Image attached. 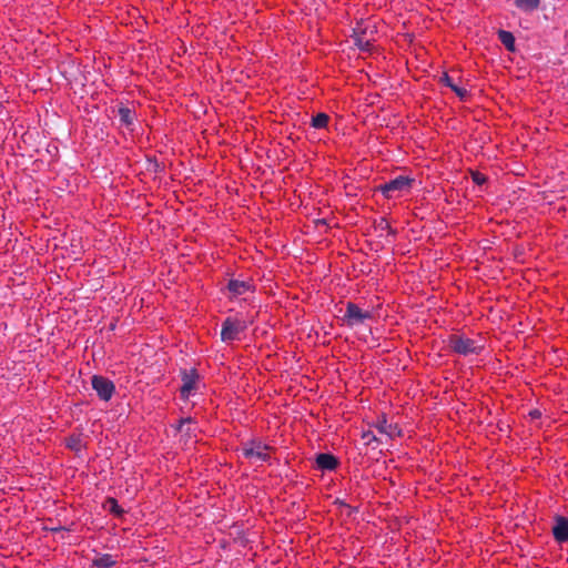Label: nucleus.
Returning <instances> with one entry per match:
<instances>
[{
  "mask_svg": "<svg viewBox=\"0 0 568 568\" xmlns=\"http://www.w3.org/2000/svg\"><path fill=\"white\" fill-rule=\"evenodd\" d=\"M448 345L454 353L460 356L479 355L484 349V345L478 341L458 334L448 337Z\"/></svg>",
  "mask_w": 568,
  "mask_h": 568,
  "instance_id": "nucleus-1",
  "label": "nucleus"
},
{
  "mask_svg": "<svg viewBox=\"0 0 568 568\" xmlns=\"http://www.w3.org/2000/svg\"><path fill=\"white\" fill-rule=\"evenodd\" d=\"M415 179L407 175H398L377 187V191L382 193L385 199H395L403 193L410 191Z\"/></svg>",
  "mask_w": 568,
  "mask_h": 568,
  "instance_id": "nucleus-2",
  "label": "nucleus"
},
{
  "mask_svg": "<svg viewBox=\"0 0 568 568\" xmlns=\"http://www.w3.org/2000/svg\"><path fill=\"white\" fill-rule=\"evenodd\" d=\"M271 447L261 440L252 439L242 446V455L251 462L270 463L271 456L267 450Z\"/></svg>",
  "mask_w": 568,
  "mask_h": 568,
  "instance_id": "nucleus-3",
  "label": "nucleus"
},
{
  "mask_svg": "<svg viewBox=\"0 0 568 568\" xmlns=\"http://www.w3.org/2000/svg\"><path fill=\"white\" fill-rule=\"evenodd\" d=\"M182 386L180 396L182 399H189L200 387L201 376L196 368H183L180 371Z\"/></svg>",
  "mask_w": 568,
  "mask_h": 568,
  "instance_id": "nucleus-4",
  "label": "nucleus"
},
{
  "mask_svg": "<svg viewBox=\"0 0 568 568\" xmlns=\"http://www.w3.org/2000/svg\"><path fill=\"white\" fill-rule=\"evenodd\" d=\"M247 328V323L245 321L226 317L222 323L221 329V339L224 343H232L237 339L240 334L243 333Z\"/></svg>",
  "mask_w": 568,
  "mask_h": 568,
  "instance_id": "nucleus-5",
  "label": "nucleus"
},
{
  "mask_svg": "<svg viewBox=\"0 0 568 568\" xmlns=\"http://www.w3.org/2000/svg\"><path fill=\"white\" fill-rule=\"evenodd\" d=\"M372 317V312L364 311L357 304L348 302L346 304L343 321L347 326L354 327L356 325L363 324L365 321L371 320Z\"/></svg>",
  "mask_w": 568,
  "mask_h": 568,
  "instance_id": "nucleus-6",
  "label": "nucleus"
},
{
  "mask_svg": "<svg viewBox=\"0 0 568 568\" xmlns=\"http://www.w3.org/2000/svg\"><path fill=\"white\" fill-rule=\"evenodd\" d=\"M91 385L98 397L103 402H109L115 392L114 383L102 375H93Z\"/></svg>",
  "mask_w": 568,
  "mask_h": 568,
  "instance_id": "nucleus-7",
  "label": "nucleus"
},
{
  "mask_svg": "<svg viewBox=\"0 0 568 568\" xmlns=\"http://www.w3.org/2000/svg\"><path fill=\"white\" fill-rule=\"evenodd\" d=\"M227 291L230 293L229 298L234 300L247 292H254L255 286L251 281H241L232 278L227 283Z\"/></svg>",
  "mask_w": 568,
  "mask_h": 568,
  "instance_id": "nucleus-8",
  "label": "nucleus"
},
{
  "mask_svg": "<svg viewBox=\"0 0 568 568\" xmlns=\"http://www.w3.org/2000/svg\"><path fill=\"white\" fill-rule=\"evenodd\" d=\"M315 463H316L317 469H320L322 471H332V470L336 469V467L339 464L338 459L329 453L317 454L316 458H315Z\"/></svg>",
  "mask_w": 568,
  "mask_h": 568,
  "instance_id": "nucleus-9",
  "label": "nucleus"
},
{
  "mask_svg": "<svg viewBox=\"0 0 568 568\" xmlns=\"http://www.w3.org/2000/svg\"><path fill=\"white\" fill-rule=\"evenodd\" d=\"M554 538L558 542L568 541V520L565 517H558L552 528Z\"/></svg>",
  "mask_w": 568,
  "mask_h": 568,
  "instance_id": "nucleus-10",
  "label": "nucleus"
},
{
  "mask_svg": "<svg viewBox=\"0 0 568 568\" xmlns=\"http://www.w3.org/2000/svg\"><path fill=\"white\" fill-rule=\"evenodd\" d=\"M375 427L381 434H385L388 437H393L395 435H399L400 430L397 425L389 424L385 417L378 418Z\"/></svg>",
  "mask_w": 568,
  "mask_h": 568,
  "instance_id": "nucleus-11",
  "label": "nucleus"
},
{
  "mask_svg": "<svg viewBox=\"0 0 568 568\" xmlns=\"http://www.w3.org/2000/svg\"><path fill=\"white\" fill-rule=\"evenodd\" d=\"M120 124L125 126L126 129L133 130V124L135 120V113L133 110L126 106H121L118 111Z\"/></svg>",
  "mask_w": 568,
  "mask_h": 568,
  "instance_id": "nucleus-12",
  "label": "nucleus"
},
{
  "mask_svg": "<svg viewBox=\"0 0 568 568\" xmlns=\"http://www.w3.org/2000/svg\"><path fill=\"white\" fill-rule=\"evenodd\" d=\"M497 34H498V40L504 44V47L508 51H510V52L516 51L515 37L510 31L499 30Z\"/></svg>",
  "mask_w": 568,
  "mask_h": 568,
  "instance_id": "nucleus-13",
  "label": "nucleus"
},
{
  "mask_svg": "<svg viewBox=\"0 0 568 568\" xmlns=\"http://www.w3.org/2000/svg\"><path fill=\"white\" fill-rule=\"evenodd\" d=\"M115 564L116 560L111 554H102L93 559V566L97 568H112Z\"/></svg>",
  "mask_w": 568,
  "mask_h": 568,
  "instance_id": "nucleus-14",
  "label": "nucleus"
},
{
  "mask_svg": "<svg viewBox=\"0 0 568 568\" xmlns=\"http://www.w3.org/2000/svg\"><path fill=\"white\" fill-rule=\"evenodd\" d=\"M540 4V0H515V6L524 12H532Z\"/></svg>",
  "mask_w": 568,
  "mask_h": 568,
  "instance_id": "nucleus-15",
  "label": "nucleus"
},
{
  "mask_svg": "<svg viewBox=\"0 0 568 568\" xmlns=\"http://www.w3.org/2000/svg\"><path fill=\"white\" fill-rule=\"evenodd\" d=\"M104 507L109 510V513L116 517H122L124 515L123 508L119 505L115 498H108Z\"/></svg>",
  "mask_w": 568,
  "mask_h": 568,
  "instance_id": "nucleus-16",
  "label": "nucleus"
},
{
  "mask_svg": "<svg viewBox=\"0 0 568 568\" xmlns=\"http://www.w3.org/2000/svg\"><path fill=\"white\" fill-rule=\"evenodd\" d=\"M329 116L326 113H317L312 118L311 125L314 129H325L328 124Z\"/></svg>",
  "mask_w": 568,
  "mask_h": 568,
  "instance_id": "nucleus-17",
  "label": "nucleus"
},
{
  "mask_svg": "<svg viewBox=\"0 0 568 568\" xmlns=\"http://www.w3.org/2000/svg\"><path fill=\"white\" fill-rule=\"evenodd\" d=\"M354 44L363 52H368L371 50L372 43L369 40L364 39L359 34H355L353 37Z\"/></svg>",
  "mask_w": 568,
  "mask_h": 568,
  "instance_id": "nucleus-18",
  "label": "nucleus"
},
{
  "mask_svg": "<svg viewBox=\"0 0 568 568\" xmlns=\"http://www.w3.org/2000/svg\"><path fill=\"white\" fill-rule=\"evenodd\" d=\"M362 438H363L365 445H372L373 443H376V444L379 443L378 438L375 436L374 432H372V430L364 432L362 434Z\"/></svg>",
  "mask_w": 568,
  "mask_h": 568,
  "instance_id": "nucleus-19",
  "label": "nucleus"
},
{
  "mask_svg": "<svg viewBox=\"0 0 568 568\" xmlns=\"http://www.w3.org/2000/svg\"><path fill=\"white\" fill-rule=\"evenodd\" d=\"M376 229L381 231H388L390 234H395V231L390 227L388 221L385 217L379 219L376 223Z\"/></svg>",
  "mask_w": 568,
  "mask_h": 568,
  "instance_id": "nucleus-20",
  "label": "nucleus"
},
{
  "mask_svg": "<svg viewBox=\"0 0 568 568\" xmlns=\"http://www.w3.org/2000/svg\"><path fill=\"white\" fill-rule=\"evenodd\" d=\"M67 446L72 450H79L81 447V440L78 436H72L68 439Z\"/></svg>",
  "mask_w": 568,
  "mask_h": 568,
  "instance_id": "nucleus-21",
  "label": "nucleus"
},
{
  "mask_svg": "<svg viewBox=\"0 0 568 568\" xmlns=\"http://www.w3.org/2000/svg\"><path fill=\"white\" fill-rule=\"evenodd\" d=\"M439 81H440V83H443L444 85H446L450 89L455 85L452 78L447 73H443Z\"/></svg>",
  "mask_w": 568,
  "mask_h": 568,
  "instance_id": "nucleus-22",
  "label": "nucleus"
},
{
  "mask_svg": "<svg viewBox=\"0 0 568 568\" xmlns=\"http://www.w3.org/2000/svg\"><path fill=\"white\" fill-rule=\"evenodd\" d=\"M193 423V419L191 417H184V418H181L178 423V426H176V429L179 432H183L184 430V426L186 424H192Z\"/></svg>",
  "mask_w": 568,
  "mask_h": 568,
  "instance_id": "nucleus-23",
  "label": "nucleus"
},
{
  "mask_svg": "<svg viewBox=\"0 0 568 568\" xmlns=\"http://www.w3.org/2000/svg\"><path fill=\"white\" fill-rule=\"evenodd\" d=\"M452 90L462 99L467 95V90L456 84L452 88Z\"/></svg>",
  "mask_w": 568,
  "mask_h": 568,
  "instance_id": "nucleus-24",
  "label": "nucleus"
},
{
  "mask_svg": "<svg viewBox=\"0 0 568 568\" xmlns=\"http://www.w3.org/2000/svg\"><path fill=\"white\" fill-rule=\"evenodd\" d=\"M473 180L477 184H481V183H484L486 181L485 176H483L479 173L474 174Z\"/></svg>",
  "mask_w": 568,
  "mask_h": 568,
  "instance_id": "nucleus-25",
  "label": "nucleus"
},
{
  "mask_svg": "<svg viewBox=\"0 0 568 568\" xmlns=\"http://www.w3.org/2000/svg\"><path fill=\"white\" fill-rule=\"evenodd\" d=\"M335 504L342 506V507H346V508H349L352 511L355 510V508H352L348 504H346L344 500H341V499H336Z\"/></svg>",
  "mask_w": 568,
  "mask_h": 568,
  "instance_id": "nucleus-26",
  "label": "nucleus"
},
{
  "mask_svg": "<svg viewBox=\"0 0 568 568\" xmlns=\"http://www.w3.org/2000/svg\"><path fill=\"white\" fill-rule=\"evenodd\" d=\"M62 530H65V528L63 526H58V527L51 528V531H53V532H58V531H62Z\"/></svg>",
  "mask_w": 568,
  "mask_h": 568,
  "instance_id": "nucleus-27",
  "label": "nucleus"
},
{
  "mask_svg": "<svg viewBox=\"0 0 568 568\" xmlns=\"http://www.w3.org/2000/svg\"><path fill=\"white\" fill-rule=\"evenodd\" d=\"M185 434L190 436V435H191V429H190V428H187V429L185 430Z\"/></svg>",
  "mask_w": 568,
  "mask_h": 568,
  "instance_id": "nucleus-28",
  "label": "nucleus"
}]
</instances>
